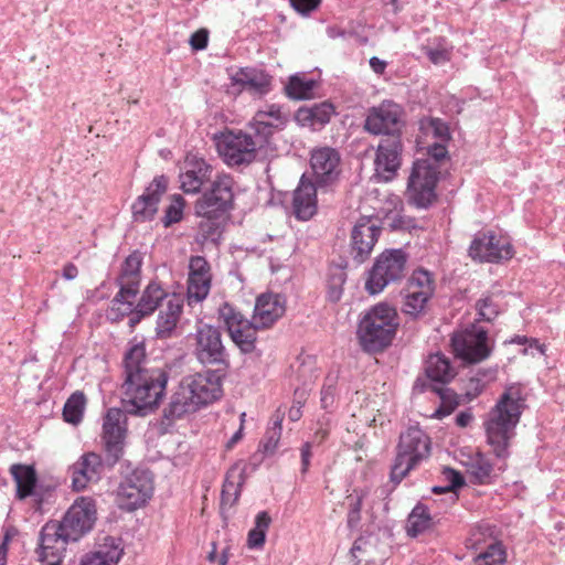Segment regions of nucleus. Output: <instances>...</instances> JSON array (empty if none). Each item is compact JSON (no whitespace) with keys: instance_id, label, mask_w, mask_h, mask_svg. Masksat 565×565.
<instances>
[{"instance_id":"31","label":"nucleus","mask_w":565,"mask_h":565,"mask_svg":"<svg viewBox=\"0 0 565 565\" xmlns=\"http://www.w3.org/2000/svg\"><path fill=\"white\" fill-rule=\"evenodd\" d=\"M10 473L17 483V498L19 500L36 495L38 475L33 465L13 463L10 467Z\"/></svg>"},{"instance_id":"58","label":"nucleus","mask_w":565,"mask_h":565,"mask_svg":"<svg viewBox=\"0 0 565 565\" xmlns=\"http://www.w3.org/2000/svg\"><path fill=\"white\" fill-rule=\"evenodd\" d=\"M230 545H226L224 548H222L220 555L217 554V544L216 542L211 543V551H209L206 555V559L210 563L217 562V565H227L230 559Z\"/></svg>"},{"instance_id":"5","label":"nucleus","mask_w":565,"mask_h":565,"mask_svg":"<svg viewBox=\"0 0 565 565\" xmlns=\"http://www.w3.org/2000/svg\"><path fill=\"white\" fill-rule=\"evenodd\" d=\"M429 436L418 426H409L402 431L396 445V455L391 467L390 479L398 484L423 460L430 456Z\"/></svg>"},{"instance_id":"61","label":"nucleus","mask_w":565,"mask_h":565,"mask_svg":"<svg viewBox=\"0 0 565 565\" xmlns=\"http://www.w3.org/2000/svg\"><path fill=\"white\" fill-rule=\"evenodd\" d=\"M426 55L436 65L444 64L450 60V52L444 47H427Z\"/></svg>"},{"instance_id":"50","label":"nucleus","mask_w":565,"mask_h":565,"mask_svg":"<svg viewBox=\"0 0 565 565\" xmlns=\"http://www.w3.org/2000/svg\"><path fill=\"white\" fill-rule=\"evenodd\" d=\"M184 206V198L180 194H173L171 196V202L164 210V215L161 218L163 226L170 227L171 225L181 222V220L183 218Z\"/></svg>"},{"instance_id":"62","label":"nucleus","mask_w":565,"mask_h":565,"mask_svg":"<svg viewBox=\"0 0 565 565\" xmlns=\"http://www.w3.org/2000/svg\"><path fill=\"white\" fill-rule=\"evenodd\" d=\"M321 0H290L291 7L299 13L306 15L316 10Z\"/></svg>"},{"instance_id":"16","label":"nucleus","mask_w":565,"mask_h":565,"mask_svg":"<svg viewBox=\"0 0 565 565\" xmlns=\"http://www.w3.org/2000/svg\"><path fill=\"white\" fill-rule=\"evenodd\" d=\"M513 254L510 242L491 231L478 232L469 246V256L481 263H500L511 259Z\"/></svg>"},{"instance_id":"55","label":"nucleus","mask_w":565,"mask_h":565,"mask_svg":"<svg viewBox=\"0 0 565 565\" xmlns=\"http://www.w3.org/2000/svg\"><path fill=\"white\" fill-rule=\"evenodd\" d=\"M386 221L393 231H409L416 227L415 218L398 213L386 215Z\"/></svg>"},{"instance_id":"3","label":"nucleus","mask_w":565,"mask_h":565,"mask_svg":"<svg viewBox=\"0 0 565 565\" xmlns=\"http://www.w3.org/2000/svg\"><path fill=\"white\" fill-rule=\"evenodd\" d=\"M428 158L417 159L407 182L406 196L411 205L428 209L436 200V186L439 180L438 163L447 158L445 142H435L427 149Z\"/></svg>"},{"instance_id":"52","label":"nucleus","mask_w":565,"mask_h":565,"mask_svg":"<svg viewBox=\"0 0 565 565\" xmlns=\"http://www.w3.org/2000/svg\"><path fill=\"white\" fill-rule=\"evenodd\" d=\"M281 434L275 428H267L263 440L259 443L258 450L264 455H273L278 446Z\"/></svg>"},{"instance_id":"19","label":"nucleus","mask_w":565,"mask_h":565,"mask_svg":"<svg viewBox=\"0 0 565 565\" xmlns=\"http://www.w3.org/2000/svg\"><path fill=\"white\" fill-rule=\"evenodd\" d=\"M341 156L331 147L316 148L311 151L310 166L318 186L333 184L340 175Z\"/></svg>"},{"instance_id":"28","label":"nucleus","mask_w":565,"mask_h":565,"mask_svg":"<svg viewBox=\"0 0 565 565\" xmlns=\"http://www.w3.org/2000/svg\"><path fill=\"white\" fill-rule=\"evenodd\" d=\"M182 311L183 300L174 294L171 295L161 307L157 318L154 330L158 339L171 338Z\"/></svg>"},{"instance_id":"41","label":"nucleus","mask_w":565,"mask_h":565,"mask_svg":"<svg viewBox=\"0 0 565 565\" xmlns=\"http://www.w3.org/2000/svg\"><path fill=\"white\" fill-rule=\"evenodd\" d=\"M404 300L402 311L412 319H418L426 313V306L428 300L433 297L431 294L418 291H402Z\"/></svg>"},{"instance_id":"44","label":"nucleus","mask_w":565,"mask_h":565,"mask_svg":"<svg viewBox=\"0 0 565 565\" xmlns=\"http://www.w3.org/2000/svg\"><path fill=\"white\" fill-rule=\"evenodd\" d=\"M403 291H418L434 295L435 280L433 274L426 269H415L407 279L406 286Z\"/></svg>"},{"instance_id":"32","label":"nucleus","mask_w":565,"mask_h":565,"mask_svg":"<svg viewBox=\"0 0 565 565\" xmlns=\"http://www.w3.org/2000/svg\"><path fill=\"white\" fill-rule=\"evenodd\" d=\"M467 471L469 473L470 481L475 484H489L495 477L491 459L480 451H477L469 458L467 462Z\"/></svg>"},{"instance_id":"38","label":"nucleus","mask_w":565,"mask_h":565,"mask_svg":"<svg viewBox=\"0 0 565 565\" xmlns=\"http://www.w3.org/2000/svg\"><path fill=\"white\" fill-rule=\"evenodd\" d=\"M431 526V516L428 508L418 502L407 518L406 532L411 537H417Z\"/></svg>"},{"instance_id":"36","label":"nucleus","mask_w":565,"mask_h":565,"mask_svg":"<svg viewBox=\"0 0 565 565\" xmlns=\"http://www.w3.org/2000/svg\"><path fill=\"white\" fill-rule=\"evenodd\" d=\"M248 127L252 130L253 142L257 151L269 143V139L276 129L281 128L274 121L266 120L264 114H255Z\"/></svg>"},{"instance_id":"23","label":"nucleus","mask_w":565,"mask_h":565,"mask_svg":"<svg viewBox=\"0 0 565 565\" xmlns=\"http://www.w3.org/2000/svg\"><path fill=\"white\" fill-rule=\"evenodd\" d=\"M211 267L203 256H192L189 262L188 295L196 301L204 300L211 289Z\"/></svg>"},{"instance_id":"8","label":"nucleus","mask_w":565,"mask_h":565,"mask_svg":"<svg viewBox=\"0 0 565 565\" xmlns=\"http://www.w3.org/2000/svg\"><path fill=\"white\" fill-rule=\"evenodd\" d=\"M193 354L204 366L228 371L230 354L223 343L220 328L212 324H202L194 334Z\"/></svg>"},{"instance_id":"35","label":"nucleus","mask_w":565,"mask_h":565,"mask_svg":"<svg viewBox=\"0 0 565 565\" xmlns=\"http://www.w3.org/2000/svg\"><path fill=\"white\" fill-rule=\"evenodd\" d=\"M107 542L110 544H104L97 551L87 554L81 562V565H117L121 555L122 550L114 544L113 537H107Z\"/></svg>"},{"instance_id":"45","label":"nucleus","mask_w":565,"mask_h":565,"mask_svg":"<svg viewBox=\"0 0 565 565\" xmlns=\"http://www.w3.org/2000/svg\"><path fill=\"white\" fill-rule=\"evenodd\" d=\"M111 320H120L128 316V324L130 328H135L143 318L149 317L138 311V307L135 306L134 299H127L125 302H117L115 306L111 303L109 311Z\"/></svg>"},{"instance_id":"56","label":"nucleus","mask_w":565,"mask_h":565,"mask_svg":"<svg viewBox=\"0 0 565 565\" xmlns=\"http://www.w3.org/2000/svg\"><path fill=\"white\" fill-rule=\"evenodd\" d=\"M428 128L431 130L435 138L441 142H447L450 139L449 127L439 118H431Z\"/></svg>"},{"instance_id":"21","label":"nucleus","mask_w":565,"mask_h":565,"mask_svg":"<svg viewBox=\"0 0 565 565\" xmlns=\"http://www.w3.org/2000/svg\"><path fill=\"white\" fill-rule=\"evenodd\" d=\"M105 467H107V463L100 455L96 452L82 455L68 469L72 478V488L75 491H82L88 483L99 481Z\"/></svg>"},{"instance_id":"49","label":"nucleus","mask_w":565,"mask_h":565,"mask_svg":"<svg viewBox=\"0 0 565 565\" xmlns=\"http://www.w3.org/2000/svg\"><path fill=\"white\" fill-rule=\"evenodd\" d=\"M347 281V273L342 267L330 268L327 280V298L331 302H338L343 294V285Z\"/></svg>"},{"instance_id":"33","label":"nucleus","mask_w":565,"mask_h":565,"mask_svg":"<svg viewBox=\"0 0 565 565\" xmlns=\"http://www.w3.org/2000/svg\"><path fill=\"white\" fill-rule=\"evenodd\" d=\"M426 376L436 383L447 384L456 375L449 359L441 353L429 355L425 367Z\"/></svg>"},{"instance_id":"40","label":"nucleus","mask_w":565,"mask_h":565,"mask_svg":"<svg viewBox=\"0 0 565 565\" xmlns=\"http://www.w3.org/2000/svg\"><path fill=\"white\" fill-rule=\"evenodd\" d=\"M258 329L262 328L252 319V322L245 323V326L239 329H235V331L230 333V337L242 353H252L256 349Z\"/></svg>"},{"instance_id":"60","label":"nucleus","mask_w":565,"mask_h":565,"mask_svg":"<svg viewBox=\"0 0 565 565\" xmlns=\"http://www.w3.org/2000/svg\"><path fill=\"white\" fill-rule=\"evenodd\" d=\"M484 383L478 377L469 379L466 393L462 395L463 401L470 402L479 396L484 390Z\"/></svg>"},{"instance_id":"25","label":"nucleus","mask_w":565,"mask_h":565,"mask_svg":"<svg viewBox=\"0 0 565 565\" xmlns=\"http://www.w3.org/2000/svg\"><path fill=\"white\" fill-rule=\"evenodd\" d=\"M317 188L313 181L303 174L292 193V213L297 220L308 221L317 213Z\"/></svg>"},{"instance_id":"54","label":"nucleus","mask_w":565,"mask_h":565,"mask_svg":"<svg viewBox=\"0 0 565 565\" xmlns=\"http://www.w3.org/2000/svg\"><path fill=\"white\" fill-rule=\"evenodd\" d=\"M221 218L203 217L199 223V231L204 241H215V236L220 235V221Z\"/></svg>"},{"instance_id":"13","label":"nucleus","mask_w":565,"mask_h":565,"mask_svg":"<svg viewBox=\"0 0 565 565\" xmlns=\"http://www.w3.org/2000/svg\"><path fill=\"white\" fill-rule=\"evenodd\" d=\"M126 419V412L116 407L109 408L104 416L102 440L108 468H113L124 455Z\"/></svg>"},{"instance_id":"4","label":"nucleus","mask_w":565,"mask_h":565,"mask_svg":"<svg viewBox=\"0 0 565 565\" xmlns=\"http://www.w3.org/2000/svg\"><path fill=\"white\" fill-rule=\"evenodd\" d=\"M399 326L395 308L379 303L367 311L358 326L361 348L369 353H376L387 348L395 338Z\"/></svg>"},{"instance_id":"2","label":"nucleus","mask_w":565,"mask_h":565,"mask_svg":"<svg viewBox=\"0 0 565 565\" xmlns=\"http://www.w3.org/2000/svg\"><path fill=\"white\" fill-rule=\"evenodd\" d=\"M525 407L521 385L511 384L505 387L488 413L483 424L487 441L498 459H507L510 456V443L515 436V428Z\"/></svg>"},{"instance_id":"20","label":"nucleus","mask_w":565,"mask_h":565,"mask_svg":"<svg viewBox=\"0 0 565 565\" xmlns=\"http://www.w3.org/2000/svg\"><path fill=\"white\" fill-rule=\"evenodd\" d=\"M381 227L370 218L360 220L351 232L350 255L356 265L363 264L371 255L379 239Z\"/></svg>"},{"instance_id":"18","label":"nucleus","mask_w":565,"mask_h":565,"mask_svg":"<svg viewBox=\"0 0 565 565\" xmlns=\"http://www.w3.org/2000/svg\"><path fill=\"white\" fill-rule=\"evenodd\" d=\"M169 180L166 175L156 177L145 192L139 195L131 205L135 222L145 223L152 221L158 212L162 195L167 192Z\"/></svg>"},{"instance_id":"51","label":"nucleus","mask_w":565,"mask_h":565,"mask_svg":"<svg viewBox=\"0 0 565 565\" xmlns=\"http://www.w3.org/2000/svg\"><path fill=\"white\" fill-rule=\"evenodd\" d=\"M479 320L492 322L501 312L499 303L492 295H487L476 303Z\"/></svg>"},{"instance_id":"30","label":"nucleus","mask_w":565,"mask_h":565,"mask_svg":"<svg viewBox=\"0 0 565 565\" xmlns=\"http://www.w3.org/2000/svg\"><path fill=\"white\" fill-rule=\"evenodd\" d=\"M333 114V105L329 102H322L320 104H315L311 107H300L296 111L295 118L301 126H308L317 129L327 125Z\"/></svg>"},{"instance_id":"22","label":"nucleus","mask_w":565,"mask_h":565,"mask_svg":"<svg viewBox=\"0 0 565 565\" xmlns=\"http://www.w3.org/2000/svg\"><path fill=\"white\" fill-rule=\"evenodd\" d=\"M402 152V137H383L377 146L374 160L376 172L383 174L385 180L393 179L401 167Z\"/></svg>"},{"instance_id":"43","label":"nucleus","mask_w":565,"mask_h":565,"mask_svg":"<svg viewBox=\"0 0 565 565\" xmlns=\"http://www.w3.org/2000/svg\"><path fill=\"white\" fill-rule=\"evenodd\" d=\"M86 406V396L82 391L74 392L65 402L63 418L66 423L77 425L82 422Z\"/></svg>"},{"instance_id":"64","label":"nucleus","mask_w":565,"mask_h":565,"mask_svg":"<svg viewBox=\"0 0 565 565\" xmlns=\"http://www.w3.org/2000/svg\"><path fill=\"white\" fill-rule=\"evenodd\" d=\"M256 114H264L266 116V120L274 121L277 126L282 127L285 124V118L280 111V107L276 105H270L267 110H258Z\"/></svg>"},{"instance_id":"26","label":"nucleus","mask_w":565,"mask_h":565,"mask_svg":"<svg viewBox=\"0 0 565 565\" xmlns=\"http://www.w3.org/2000/svg\"><path fill=\"white\" fill-rule=\"evenodd\" d=\"M199 409L198 404L186 391V386L180 382L175 392L171 395L168 405L163 408L161 424L166 427L171 426L184 415L194 413Z\"/></svg>"},{"instance_id":"48","label":"nucleus","mask_w":565,"mask_h":565,"mask_svg":"<svg viewBox=\"0 0 565 565\" xmlns=\"http://www.w3.org/2000/svg\"><path fill=\"white\" fill-rule=\"evenodd\" d=\"M315 87L316 82L313 79H303L300 76L294 75L289 78L285 90L289 98L301 100L310 98Z\"/></svg>"},{"instance_id":"24","label":"nucleus","mask_w":565,"mask_h":565,"mask_svg":"<svg viewBox=\"0 0 565 565\" xmlns=\"http://www.w3.org/2000/svg\"><path fill=\"white\" fill-rule=\"evenodd\" d=\"M286 311V299L280 294L267 292L256 299L253 320L262 329L271 327Z\"/></svg>"},{"instance_id":"63","label":"nucleus","mask_w":565,"mask_h":565,"mask_svg":"<svg viewBox=\"0 0 565 565\" xmlns=\"http://www.w3.org/2000/svg\"><path fill=\"white\" fill-rule=\"evenodd\" d=\"M209 32L205 29H200L194 32L190 38V45L193 50H204L207 46Z\"/></svg>"},{"instance_id":"29","label":"nucleus","mask_w":565,"mask_h":565,"mask_svg":"<svg viewBox=\"0 0 565 565\" xmlns=\"http://www.w3.org/2000/svg\"><path fill=\"white\" fill-rule=\"evenodd\" d=\"M231 79L234 85L257 95H266L271 88V76L262 68L242 67Z\"/></svg>"},{"instance_id":"59","label":"nucleus","mask_w":565,"mask_h":565,"mask_svg":"<svg viewBox=\"0 0 565 565\" xmlns=\"http://www.w3.org/2000/svg\"><path fill=\"white\" fill-rule=\"evenodd\" d=\"M443 476L445 480L448 481L449 488L454 489L455 491L465 484L462 475L454 468L445 467L443 469Z\"/></svg>"},{"instance_id":"27","label":"nucleus","mask_w":565,"mask_h":565,"mask_svg":"<svg viewBox=\"0 0 565 565\" xmlns=\"http://www.w3.org/2000/svg\"><path fill=\"white\" fill-rule=\"evenodd\" d=\"M213 167L202 158L185 162V171L180 174L181 189L185 193H198L212 177Z\"/></svg>"},{"instance_id":"6","label":"nucleus","mask_w":565,"mask_h":565,"mask_svg":"<svg viewBox=\"0 0 565 565\" xmlns=\"http://www.w3.org/2000/svg\"><path fill=\"white\" fill-rule=\"evenodd\" d=\"M408 254L402 248L382 252L367 271L365 290L370 295L382 292L391 284L399 282L406 274Z\"/></svg>"},{"instance_id":"17","label":"nucleus","mask_w":565,"mask_h":565,"mask_svg":"<svg viewBox=\"0 0 565 565\" xmlns=\"http://www.w3.org/2000/svg\"><path fill=\"white\" fill-rule=\"evenodd\" d=\"M142 262L143 255L137 249L122 262L120 274L116 278V285L119 287V290L111 300L114 306L117 302H125L127 299H135L138 295L141 282Z\"/></svg>"},{"instance_id":"15","label":"nucleus","mask_w":565,"mask_h":565,"mask_svg":"<svg viewBox=\"0 0 565 565\" xmlns=\"http://www.w3.org/2000/svg\"><path fill=\"white\" fill-rule=\"evenodd\" d=\"M227 371L218 369H209L193 375L185 376L181 383L186 386L190 395H193L199 408L206 406L222 396V381Z\"/></svg>"},{"instance_id":"57","label":"nucleus","mask_w":565,"mask_h":565,"mask_svg":"<svg viewBox=\"0 0 565 565\" xmlns=\"http://www.w3.org/2000/svg\"><path fill=\"white\" fill-rule=\"evenodd\" d=\"M362 498L356 497L351 503L348 512V527L355 529L361 521Z\"/></svg>"},{"instance_id":"39","label":"nucleus","mask_w":565,"mask_h":565,"mask_svg":"<svg viewBox=\"0 0 565 565\" xmlns=\"http://www.w3.org/2000/svg\"><path fill=\"white\" fill-rule=\"evenodd\" d=\"M429 388L440 398V406L435 411L434 418L443 419L461 404L462 396L458 395L452 388L437 385H429Z\"/></svg>"},{"instance_id":"42","label":"nucleus","mask_w":565,"mask_h":565,"mask_svg":"<svg viewBox=\"0 0 565 565\" xmlns=\"http://www.w3.org/2000/svg\"><path fill=\"white\" fill-rule=\"evenodd\" d=\"M505 563L507 550L500 541L490 542L473 557V565H504Z\"/></svg>"},{"instance_id":"37","label":"nucleus","mask_w":565,"mask_h":565,"mask_svg":"<svg viewBox=\"0 0 565 565\" xmlns=\"http://www.w3.org/2000/svg\"><path fill=\"white\" fill-rule=\"evenodd\" d=\"M379 539L372 533L364 532L353 543L350 554L356 564L372 563Z\"/></svg>"},{"instance_id":"12","label":"nucleus","mask_w":565,"mask_h":565,"mask_svg":"<svg viewBox=\"0 0 565 565\" xmlns=\"http://www.w3.org/2000/svg\"><path fill=\"white\" fill-rule=\"evenodd\" d=\"M451 348L455 355L467 363H479L488 359L493 349L489 344L488 331L476 326L454 333Z\"/></svg>"},{"instance_id":"34","label":"nucleus","mask_w":565,"mask_h":565,"mask_svg":"<svg viewBox=\"0 0 565 565\" xmlns=\"http://www.w3.org/2000/svg\"><path fill=\"white\" fill-rule=\"evenodd\" d=\"M170 295L162 288L158 281H150L143 289L138 302V311L151 316Z\"/></svg>"},{"instance_id":"10","label":"nucleus","mask_w":565,"mask_h":565,"mask_svg":"<svg viewBox=\"0 0 565 565\" xmlns=\"http://www.w3.org/2000/svg\"><path fill=\"white\" fill-rule=\"evenodd\" d=\"M217 150L223 161L232 168L248 166L255 161L257 149L250 132L228 130L217 137Z\"/></svg>"},{"instance_id":"46","label":"nucleus","mask_w":565,"mask_h":565,"mask_svg":"<svg viewBox=\"0 0 565 565\" xmlns=\"http://www.w3.org/2000/svg\"><path fill=\"white\" fill-rule=\"evenodd\" d=\"M217 312L218 319L223 321L228 334L235 331V329L242 328L245 323L252 322V320L246 319L239 310L227 301L218 307Z\"/></svg>"},{"instance_id":"9","label":"nucleus","mask_w":565,"mask_h":565,"mask_svg":"<svg viewBox=\"0 0 565 565\" xmlns=\"http://www.w3.org/2000/svg\"><path fill=\"white\" fill-rule=\"evenodd\" d=\"M71 542H77L88 534L96 522V504L92 498L77 499L61 520H52Z\"/></svg>"},{"instance_id":"7","label":"nucleus","mask_w":565,"mask_h":565,"mask_svg":"<svg viewBox=\"0 0 565 565\" xmlns=\"http://www.w3.org/2000/svg\"><path fill=\"white\" fill-rule=\"evenodd\" d=\"M233 185L234 180L230 174H217L211 186L195 202V214L201 217L224 218L234 207Z\"/></svg>"},{"instance_id":"53","label":"nucleus","mask_w":565,"mask_h":565,"mask_svg":"<svg viewBox=\"0 0 565 565\" xmlns=\"http://www.w3.org/2000/svg\"><path fill=\"white\" fill-rule=\"evenodd\" d=\"M241 483L230 480L227 476L222 488L221 500L222 504L233 505L239 497Z\"/></svg>"},{"instance_id":"47","label":"nucleus","mask_w":565,"mask_h":565,"mask_svg":"<svg viewBox=\"0 0 565 565\" xmlns=\"http://www.w3.org/2000/svg\"><path fill=\"white\" fill-rule=\"evenodd\" d=\"M493 534L494 527L492 525L477 524L471 529L470 534L466 540V546L473 551L481 550L483 545L487 547L490 542L497 541L493 537Z\"/></svg>"},{"instance_id":"11","label":"nucleus","mask_w":565,"mask_h":565,"mask_svg":"<svg viewBox=\"0 0 565 565\" xmlns=\"http://www.w3.org/2000/svg\"><path fill=\"white\" fill-rule=\"evenodd\" d=\"M404 109L393 100H383L369 109L363 128L371 135L402 137Z\"/></svg>"},{"instance_id":"14","label":"nucleus","mask_w":565,"mask_h":565,"mask_svg":"<svg viewBox=\"0 0 565 565\" xmlns=\"http://www.w3.org/2000/svg\"><path fill=\"white\" fill-rule=\"evenodd\" d=\"M153 481L148 470H134L117 489V503L121 510L135 511L152 495Z\"/></svg>"},{"instance_id":"1","label":"nucleus","mask_w":565,"mask_h":565,"mask_svg":"<svg viewBox=\"0 0 565 565\" xmlns=\"http://www.w3.org/2000/svg\"><path fill=\"white\" fill-rule=\"evenodd\" d=\"M143 342H129L122 359L125 412L147 416L154 412L166 393L169 374L160 367H149Z\"/></svg>"}]
</instances>
